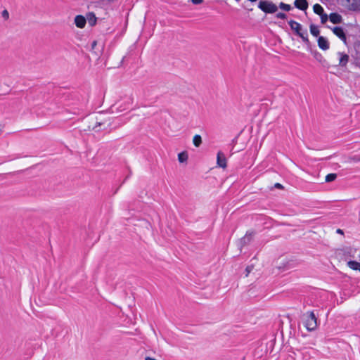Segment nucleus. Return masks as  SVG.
<instances>
[{
  "label": "nucleus",
  "mask_w": 360,
  "mask_h": 360,
  "mask_svg": "<svg viewBox=\"0 0 360 360\" xmlns=\"http://www.w3.org/2000/svg\"><path fill=\"white\" fill-rule=\"evenodd\" d=\"M337 178V174L335 173H330L326 175V182H332L335 181Z\"/></svg>",
  "instance_id": "nucleus-23"
},
{
  "label": "nucleus",
  "mask_w": 360,
  "mask_h": 360,
  "mask_svg": "<svg viewBox=\"0 0 360 360\" xmlns=\"http://www.w3.org/2000/svg\"><path fill=\"white\" fill-rule=\"evenodd\" d=\"M190 1L194 5H199L203 3L204 0H190Z\"/></svg>",
  "instance_id": "nucleus-27"
},
{
  "label": "nucleus",
  "mask_w": 360,
  "mask_h": 360,
  "mask_svg": "<svg viewBox=\"0 0 360 360\" xmlns=\"http://www.w3.org/2000/svg\"><path fill=\"white\" fill-rule=\"evenodd\" d=\"M346 2V5L349 7V4L352 3V0H345Z\"/></svg>",
  "instance_id": "nucleus-33"
},
{
  "label": "nucleus",
  "mask_w": 360,
  "mask_h": 360,
  "mask_svg": "<svg viewBox=\"0 0 360 360\" xmlns=\"http://www.w3.org/2000/svg\"><path fill=\"white\" fill-rule=\"evenodd\" d=\"M336 233H338V234H342V235L344 233L342 229H338L336 230Z\"/></svg>",
  "instance_id": "nucleus-32"
},
{
  "label": "nucleus",
  "mask_w": 360,
  "mask_h": 360,
  "mask_svg": "<svg viewBox=\"0 0 360 360\" xmlns=\"http://www.w3.org/2000/svg\"><path fill=\"white\" fill-rule=\"evenodd\" d=\"M349 10L352 11H359L360 0H352V3L349 5Z\"/></svg>",
  "instance_id": "nucleus-15"
},
{
  "label": "nucleus",
  "mask_w": 360,
  "mask_h": 360,
  "mask_svg": "<svg viewBox=\"0 0 360 360\" xmlns=\"http://www.w3.org/2000/svg\"><path fill=\"white\" fill-rule=\"evenodd\" d=\"M258 8L265 13H274L278 10V6L272 1L261 0L258 4Z\"/></svg>",
  "instance_id": "nucleus-1"
},
{
  "label": "nucleus",
  "mask_w": 360,
  "mask_h": 360,
  "mask_svg": "<svg viewBox=\"0 0 360 360\" xmlns=\"http://www.w3.org/2000/svg\"><path fill=\"white\" fill-rule=\"evenodd\" d=\"M354 64L355 65L356 67L360 68V62L359 60H356Z\"/></svg>",
  "instance_id": "nucleus-31"
},
{
  "label": "nucleus",
  "mask_w": 360,
  "mask_h": 360,
  "mask_svg": "<svg viewBox=\"0 0 360 360\" xmlns=\"http://www.w3.org/2000/svg\"><path fill=\"white\" fill-rule=\"evenodd\" d=\"M255 232L254 231H251V232H249L248 231L245 234V236L240 238V243L241 245V246H245L248 244H249L250 243V241L252 240L254 235H255Z\"/></svg>",
  "instance_id": "nucleus-7"
},
{
  "label": "nucleus",
  "mask_w": 360,
  "mask_h": 360,
  "mask_svg": "<svg viewBox=\"0 0 360 360\" xmlns=\"http://www.w3.org/2000/svg\"><path fill=\"white\" fill-rule=\"evenodd\" d=\"M145 360H156L155 358H152V357H150V356H146Z\"/></svg>",
  "instance_id": "nucleus-34"
},
{
  "label": "nucleus",
  "mask_w": 360,
  "mask_h": 360,
  "mask_svg": "<svg viewBox=\"0 0 360 360\" xmlns=\"http://www.w3.org/2000/svg\"><path fill=\"white\" fill-rule=\"evenodd\" d=\"M274 187H275V188H279V189H282V188H283V185H281V184H279V183H276V184H274Z\"/></svg>",
  "instance_id": "nucleus-29"
},
{
  "label": "nucleus",
  "mask_w": 360,
  "mask_h": 360,
  "mask_svg": "<svg viewBox=\"0 0 360 360\" xmlns=\"http://www.w3.org/2000/svg\"><path fill=\"white\" fill-rule=\"evenodd\" d=\"M317 42L319 47L323 51L328 50L330 47L328 40L323 36H319L318 37Z\"/></svg>",
  "instance_id": "nucleus-5"
},
{
  "label": "nucleus",
  "mask_w": 360,
  "mask_h": 360,
  "mask_svg": "<svg viewBox=\"0 0 360 360\" xmlns=\"http://www.w3.org/2000/svg\"><path fill=\"white\" fill-rule=\"evenodd\" d=\"M347 264H348L349 267H350L353 270H359L360 271V263L359 262H358L356 261H354V260H350L348 262Z\"/></svg>",
  "instance_id": "nucleus-18"
},
{
  "label": "nucleus",
  "mask_w": 360,
  "mask_h": 360,
  "mask_svg": "<svg viewBox=\"0 0 360 360\" xmlns=\"http://www.w3.org/2000/svg\"><path fill=\"white\" fill-rule=\"evenodd\" d=\"M310 32L314 37H319L320 31L318 28V27L314 24H311L309 26Z\"/></svg>",
  "instance_id": "nucleus-17"
},
{
  "label": "nucleus",
  "mask_w": 360,
  "mask_h": 360,
  "mask_svg": "<svg viewBox=\"0 0 360 360\" xmlns=\"http://www.w3.org/2000/svg\"><path fill=\"white\" fill-rule=\"evenodd\" d=\"M97 45V41L94 40L91 43V49H94Z\"/></svg>",
  "instance_id": "nucleus-30"
},
{
  "label": "nucleus",
  "mask_w": 360,
  "mask_h": 360,
  "mask_svg": "<svg viewBox=\"0 0 360 360\" xmlns=\"http://www.w3.org/2000/svg\"><path fill=\"white\" fill-rule=\"evenodd\" d=\"M90 26H94L96 24L97 18L93 12H89L86 14V18Z\"/></svg>",
  "instance_id": "nucleus-14"
},
{
  "label": "nucleus",
  "mask_w": 360,
  "mask_h": 360,
  "mask_svg": "<svg viewBox=\"0 0 360 360\" xmlns=\"http://www.w3.org/2000/svg\"><path fill=\"white\" fill-rule=\"evenodd\" d=\"M217 163L219 167L226 168L227 166L226 158L221 151L217 153Z\"/></svg>",
  "instance_id": "nucleus-6"
},
{
  "label": "nucleus",
  "mask_w": 360,
  "mask_h": 360,
  "mask_svg": "<svg viewBox=\"0 0 360 360\" xmlns=\"http://www.w3.org/2000/svg\"><path fill=\"white\" fill-rule=\"evenodd\" d=\"M279 8L285 11H290L292 9V7L290 4H285L283 2H281L278 5Z\"/></svg>",
  "instance_id": "nucleus-22"
},
{
  "label": "nucleus",
  "mask_w": 360,
  "mask_h": 360,
  "mask_svg": "<svg viewBox=\"0 0 360 360\" xmlns=\"http://www.w3.org/2000/svg\"><path fill=\"white\" fill-rule=\"evenodd\" d=\"M188 160V153L186 151H183L178 154V160L179 162L183 163Z\"/></svg>",
  "instance_id": "nucleus-19"
},
{
  "label": "nucleus",
  "mask_w": 360,
  "mask_h": 360,
  "mask_svg": "<svg viewBox=\"0 0 360 360\" xmlns=\"http://www.w3.org/2000/svg\"><path fill=\"white\" fill-rule=\"evenodd\" d=\"M294 6L301 11H306L308 8L309 4L307 0H295Z\"/></svg>",
  "instance_id": "nucleus-10"
},
{
  "label": "nucleus",
  "mask_w": 360,
  "mask_h": 360,
  "mask_svg": "<svg viewBox=\"0 0 360 360\" xmlns=\"http://www.w3.org/2000/svg\"><path fill=\"white\" fill-rule=\"evenodd\" d=\"M354 49L355 51V60H360V41H356L354 44Z\"/></svg>",
  "instance_id": "nucleus-16"
},
{
  "label": "nucleus",
  "mask_w": 360,
  "mask_h": 360,
  "mask_svg": "<svg viewBox=\"0 0 360 360\" xmlns=\"http://www.w3.org/2000/svg\"><path fill=\"white\" fill-rule=\"evenodd\" d=\"M253 269V266H248L246 268H245V271H246V276H248V274H250V272Z\"/></svg>",
  "instance_id": "nucleus-28"
},
{
  "label": "nucleus",
  "mask_w": 360,
  "mask_h": 360,
  "mask_svg": "<svg viewBox=\"0 0 360 360\" xmlns=\"http://www.w3.org/2000/svg\"><path fill=\"white\" fill-rule=\"evenodd\" d=\"M314 58L317 60L319 61L320 63L322 64L323 66H326V65L327 64V61L326 60L323 58V56H322L321 53H320L319 51H317L316 50L315 51H311Z\"/></svg>",
  "instance_id": "nucleus-13"
},
{
  "label": "nucleus",
  "mask_w": 360,
  "mask_h": 360,
  "mask_svg": "<svg viewBox=\"0 0 360 360\" xmlns=\"http://www.w3.org/2000/svg\"><path fill=\"white\" fill-rule=\"evenodd\" d=\"M288 25H290V29L295 33L296 35L299 36L303 33L304 30L300 23L293 20H290L288 21Z\"/></svg>",
  "instance_id": "nucleus-3"
},
{
  "label": "nucleus",
  "mask_w": 360,
  "mask_h": 360,
  "mask_svg": "<svg viewBox=\"0 0 360 360\" xmlns=\"http://www.w3.org/2000/svg\"><path fill=\"white\" fill-rule=\"evenodd\" d=\"M299 37L302 39L307 49L311 51V44L308 38L307 30L306 29L304 30L303 33L300 34Z\"/></svg>",
  "instance_id": "nucleus-11"
},
{
  "label": "nucleus",
  "mask_w": 360,
  "mask_h": 360,
  "mask_svg": "<svg viewBox=\"0 0 360 360\" xmlns=\"http://www.w3.org/2000/svg\"><path fill=\"white\" fill-rule=\"evenodd\" d=\"M276 17L278 19L285 20L287 18V15L285 13L279 12L276 14Z\"/></svg>",
  "instance_id": "nucleus-25"
},
{
  "label": "nucleus",
  "mask_w": 360,
  "mask_h": 360,
  "mask_svg": "<svg viewBox=\"0 0 360 360\" xmlns=\"http://www.w3.org/2000/svg\"><path fill=\"white\" fill-rule=\"evenodd\" d=\"M86 23V19L82 15H77L75 18V24L78 28H84Z\"/></svg>",
  "instance_id": "nucleus-8"
},
{
  "label": "nucleus",
  "mask_w": 360,
  "mask_h": 360,
  "mask_svg": "<svg viewBox=\"0 0 360 360\" xmlns=\"http://www.w3.org/2000/svg\"><path fill=\"white\" fill-rule=\"evenodd\" d=\"M332 31L339 39H340L345 44H347V37L342 27L336 26L332 28Z\"/></svg>",
  "instance_id": "nucleus-4"
},
{
  "label": "nucleus",
  "mask_w": 360,
  "mask_h": 360,
  "mask_svg": "<svg viewBox=\"0 0 360 360\" xmlns=\"http://www.w3.org/2000/svg\"><path fill=\"white\" fill-rule=\"evenodd\" d=\"M313 10H314V12L319 15H320L321 14H322L324 12V9L322 7V6H321L319 4H316L314 5Z\"/></svg>",
  "instance_id": "nucleus-20"
},
{
  "label": "nucleus",
  "mask_w": 360,
  "mask_h": 360,
  "mask_svg": "<svg viewBox=\"0 0 360 360\" xmlns=\"http://www.w3.org/2000/svg\"><path fill=\"white\" fill-rule=\"evenodd\" d=\"M236 1H239L240 0H236Z\"/></svg>",
  "instance_id": "nucleus-35"
},
{
  "label": "nucleus",
  "mask_w": 360,
  "mask_h": 360,
  "mask_svg": "<svg viewBox=\"0 0 360 360\" xmlns=\"http://www.w3.org/2000/svg\"><path fill=\"white\" fill-rule=\"evenodd\" d=\"M1 15H2V17H3L5 20L8 19V18H9V13H8V11H7V10H6V9H5V10H4V11H2Z\"/></svg>",
  "instance_id": "nucleus-26"
},
{
  "label": "nucleus",
  "mask_w": 360,
  "mask_h": 360,
  "mask_svg": "<svg viewBox=\"0 0 360 360\" xmlns=\"http://www.w3.org/2000/svg\"><path fill=\"white\" fill-rule=\"evenodd\" d=\"M193 145L195 147H199L202 144V137L200 135L196 134L193 139Z\"/></svg>",
  "instance_id": "nucleus-21"
},
{
  "label": "nucleus",
  "mask_w": 360,
  "mask_h": 360,
  "mask_svg": "<svg viewBox=\"0 0 360 360\" xmlns=\"http://www.w3.org/2000/svg\"><path fill=\"white\" fill-rule=\"evenodd\" d=\"M305 327L309 331H313L317 327V319L313 311L307 313Z\"/></svg>",
  "instance_id": "nucleus-2"
},
{
  "label": "nucleus",
  "mask_w": 360,
  "mask_h": 360,
  "mask_svg": "<svg viewBox=\"0 0 360 360\" xmlns=\"http://www.w3.org/2000/svg\"><path fill=\"white\" fill-rule=\"evenodd\" d=\"M329 20L333 24H340L342 22V17L338 13H331L329 15Z\"/></svg>",
  "instance_id": "nucleus-12"
},
{
  "label": "nucleus",
  "mask_w": 360,
  "mask_h": 360,
  "mask_svg": "<svg viewBox=\"0 0 360 360\" xmlns=\"http://www.w3.org/2000/svg\"><path fill=\"white\" fill-rule=\"evenodd\" d=\"M338 55L340 56L339 66L342 68L346 67L347 63L349 62V56L343 52H338Z\"/></svg>",
  "instance_id": "nucleus-9"
},
{
  "label": "nucleus",
  "mask_w": 360,
  "mask_h": 360,
  "mask_svg": "<svg viewBox=\"0 0 360 360\" xmlns=\"http://www.w3.org/2000/svg\"><path fill=\"white\" fill-rule=\"evenodd\" d=\"M321 22L322 24H324L327 22L328 19L329 18V15H328L325 12H323L320 15Z\"/></svg>",
  "instance_id": "nucleus-24"
}]
</instances>
